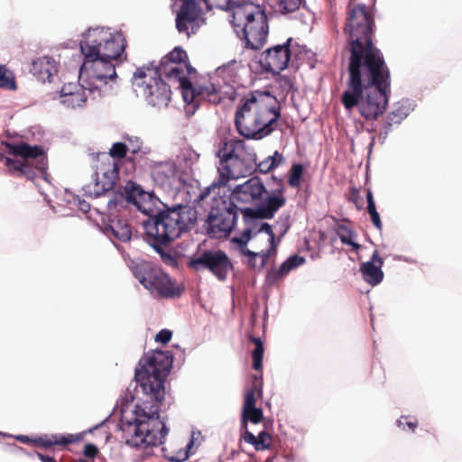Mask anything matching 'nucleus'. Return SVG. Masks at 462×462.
<instances>
[{"instance_id":"53","label":"nucleus","mask_w":462,"mask_h":462,"mask_svg":"<svg viewBox=\"0 0 462 462\" xmlns=\"http://www.w3.org/2000/svg\"><path fill=\"white\" fill-rule=\"evenodd\" d=\"M78 88H79V86H77V85H75L73 83L65 84L61 88L60 97H66L68 95L73 94L75 92H81L82 88H80V89H78Z\"/></svg>"},{"instance_id":"19","label":"nucleus","mask_w":462,"mask_h":462,"mask_svg":"<svg viewBox=\"0 0 462 462\" xmlns=\"http://www.w3.org/2000/svg\"><path fill=\"white\" fill-rule=\"evenodd\" d=\"M147 71L150 74L160 77L161 79L165 77L168 79L176 81H178L185 75L180 64H175L174 62H160L158 65H156L154 61H152L147 65H143L136 69L134 71L135 79H146L148 77Z\"/></svg>"},{"instance_id":"8","label":"nucleus","mask_w":462,"mask_h":462,"mask_svg":"<svg viewBox=\"0 0 462 462\" xmlns=\"http://www.w3.org/2000/svg\"><path fill=\"white\" fill-rule=\"evenodd\" d=\"M232 25L236 33L245 42L247 49L259 50L267 42L268 18L260 5L245 2L234 9Z\"/></svg>"},{"instance_id":"26","label":"nucleus","mask_w":462,"mask_h":462,"mask_svg":"<svg viewBox=\"0 0 462 462\" xmlns=\"http://www.w3.org/2000/svg\"><path fill=\"white\" fill-rule=\"evenodd\" d=\"M416 103L410 98H402L392 106L386 118L393 125H400L414 110Z\"/></svg>"},{"instance_id":"13","label":"nucleus","mask_w":462,"mask_h":462,"mask_svg":"<svg viewBox=\"0 0 462 462\" xmlns=\"http://www.w3.org/2000/svg\"><path fill=\"white\" fill-rule=\"evenodd\" d=\"M94 46L93 53L105 57L110 60H116L124 52L126 42L121 33H112L109 30L103 28H89L83 33V39L80 41L79 47Z\"/></svg>"},{"instance_id":"33","label":"nucleus","mask_w":462,"mask_h":462,"mask_svg":"<svg viewBox=\"0 0 462 462\" xmlns=\"http://www.w3.org/2000/svg\"><path fill=\"white\" fill-rule=\"evenodd\" d=\"M83 433L79 434H67L63 435L60 438L59 440H51L47 439H43L42 437L36 438L35 439H39L35 444L41 445L44 448H51L53 445H68L74 442L80 441L82 439Z\"/></svg>"},{"instance_id":"56","label":"nucleus","mask_w":462,"mask_h":462,"mask_svg":"<svg viewBox=\"0 0 462 462\" xmlns=\"http://www.w3.org/2000/svg\"><path fill=\"white\" fill-rule=\"evenodd\" d=\"M257 258L259 257L261 259V262L259 263L258 269L262 270L267 263L269 258H270V251H262L256 253Z\"/></svg>"},{"instance_id":"2","label":"nucleus","mask_w":462,"mask_h":462,"mask_svg":"<svg viewBox=\"0 0 462 462\" xmlns=\"http://www.w3.org/2000/svg\"><path fill=\"white\" fill-rule=\"evenodd\" d=\"M280 188L268 191L262 180L252 177L245 182L236 185L230 191L228 199L226 192L221 195V189L210 193L212 204L206 220V231L211 238L226 237L233 231L238 219L237 210L243 215L246 225L254 224L259 219H271L285 205L282 180Z\"/></svg>"},{"instance_id":"32","label":"nucleus","mask_w":462,"mask_h":462,"mask_svg":"<svg viewBox=\"0 0 462 462\" xmlns=\"http://www.w3.org/2000/svg\"><path fill=\"white\" fill-rule=\"evenodd\" d=\"M263 411L262 408L254 407L246 411H242L241 414V427L245 431L248 427V423L258 424L263 420Z\"/></svg>"},{"instance_id":"39","label":"nucleus","mask_w":462,"mask_h":462,"mask_svg":"<svg viewBox=\"0 0 462 462\" xmlns=\"http://www.w3.org/2000/svg\"><path fill=\"white\" fill-rule=\"evenodd\" d=\"M396 425L402 430L414 432L418 427V420L413 417L402 415L396 420Z\"/></svg>"},{"instance_id":"62","label":"nucleus","mask_w":462,"mask_h":462,"mask_svg":"<svg viewBox=\"0 0 462 462\" xmlns=\"http://www.w3.org/2000/svg\"><path fill=\"white\" fill-rule=\"evenodd\" d=\"M341 243L343 245H350L354 251H358L361 247V245L358 243L355 242L353 239H346V237L343 236L341 237Z\"/></svg>"},{"instance_id":"41","label":"nucleus","mask_w":462,"mask_h":462,"mask_svg":"<svg viewBox=\"0 0 462 462\" xmlns=\"http://www.w3.org/2000/svg\"><path fill=\"white\" fill-rule=\"evenodd\" d=\"M126 140L129 142L128 151H130L133 154H136L138 152L147 154L150 152L149 147H143V141L141 138L134 136L127 137Z\"/></svg>"},{"instance_id":"46","label":"nucleus","mask_w":462,"mask_h":462,"mask_svg":"<svg viewBox=\"0 0 462 462\" xmlns=\"http://www.w3.org/2000/svg\"><path fill=\"white\" fill-rule=\"evenodd\" d=\"M286 276L285 273H280V267L278 269H271L267 272L265 282L268 285H273L279 279Z\"/></svg>"},{"instance_id":"18","label":"nucleus","mask_w":462,"mask_h":462,"mask_svg":"<svg viewBox=\"0 0 462 462\" xmlns=\"http://www.w3.org/2000/svg\"><path fill=\"white\" fill-rule=\"evenodd\" d=\"M119 166L113 162L107 168H98L92 176V183L85 187L86 193L94 198L111 190L118 179Z\"/></svg>"},{"instance_id":"34","label":"nucleus","mask_w":462,"mask_h":462,"mask_svg":"<svg viewBox=\"0 0 462 462\" xmlns=\"http://www.w3.org/2000/svg\"><path fill=\"white\" fill-rule=\"evenodd\" d=\"M0 88L7 90H16L17 84L12 70L5 65L0 64Z\"/></svg>"},{"instance_id":"44","label":"nucleus","mask_w":462,"mask_h":462,"mask_svg":"<svg viewBox=\"0 0 462 462\" xmlns=\"http://www.w3.org/2000/svg\"><path fill=\"white\" fill-rule=\"evenodd\" d=\"M194 446H195V444L192 443V441H189L187 446H186V448H185L184 453H183L181 457H167V459L170 462H184L191 455H193L195 453L196 450L194 449Z\"/></svg>"},{"instance_id":"47","label":"nucleus","mask_w":462,"mask_h":462,"mask_svg":"<svg viewBox=\"0 0 462 462\" xmlns=\"http://www.w3.org/2000/svg\"><path fill=\"white\" fill-rule=\"evenodd\" d=\"M265 233L269 236V243H273L275 240V235L273 231L272 226L267 222H263L259 228L254 232V236L260 233Z\"/></svg>"},{"instance_id":"5","label":"nucleus","mask_w":462,"mask_h":462,"mask_svg":"<svg viewBox=\"0 0 462 462\" xmlns=\"http://www.w3.org/2000/svg\"><path fill=\"white\" fill-rule=\"evenodd\" d=\"M217 156L219 158L218 176L200 192L199 200L208 199L216 189H225L231 179L246 176L254 171L256 153L244 140L230 139L220 143Z\"/></svg>"},{"instance_id":"23","label":"nucleus","mask_w":462,"mask_h":462,"mask_svg":"<svg viewBox=\"0 0 462 462\" xmlns=\"http://www.w3.org/2000/svg\"><path fill=\"white\" fill-rule=\"evenodd\" d=\"M101 230L113 243H115V240L126 243L132 237V230L129 224L122 218H113L110 217L107 222H104Z\"/></svg>"},{"instance_id":"7","label":"nucleus","mask_w":462,"mask_h":462,"mask_svg":"<svg viewBox=\"0 0 462 462\" xmlns=\"http://www.w3.org/2000/svg\"><path fill=\"white\" fill-rule=\"evenodd\" d=\"M93 49L94 46L80 49L83 62L79 71V86L88 90L92 99H97L112 94L110 82L116 79L117 74L113 60L93 53Z\"/></svg>"},{"instance_id":"22","label":"nucleus","mask_w":462,"mask_h":462,"mask_svg":"<svg viewBox=\"0 0 462 462\" xmlns=\"http://www.w3.org/2000/svg\"><path fill=\"white\" fill-rule=\"evenodd\" d=\"M252 105H255L258 108L262 109L263 113H267L266 107L280 104L270 91H263L258 94L252 93L236 111L235 120H243L245 118V113L250 111Z\"/></svg>"},{"instance_id":"16","label":"nucleus","mask_w":462,"mask_h":462,"mask_svg":"<svg viewBox=\"0 0 462 462\" xmlns=\"http://www.w3.org/2000/svg\"><path fill=\"white\" fill-rule=\"evenodd\" d=\"M291 42L292 38H288L285 42L265 50L259 59L262 69L273 75H279L286 69L291 60Z\"/></svg>"},{"instance_id":"48","label":"nucleus","mask_w":462,"mask_h":462,"mask_svg":"<svg viewBox=\"0 0 462 462\" xmlns=\"http://www.w3.org/2000/svg\"><path fill=\"white\" fill-rule=\"evenodd\" d=\"M273 169H274V162H270L267 158H265L262 162H260L258 163L256 162L254 171H258L261 173H267L270 171H272Z\"/></svg>"},{"instance_id":"29","label":"nucleus","mask_w":462,"mask_h":462,"mask_svg":"<svg viewBox=\"0 0 462 462\" xmlns=\"http://www.w3.org/2000/svg\"><path fill=\"white\" fill-rule=\"evenodd\" d=\"M199 154L189 147H185L180 150L177 156L178 162L184 171L191 170L192 167L198 162Z\"/></svg>"},{"instance_id":"4","label":"nucleus","mask_w":462,"mask_h":462,"mask_svg":"<svg viewBox=\"0 0 462 462\" xmlns=\"http://www.w3.org/2000/svg\"><path fill=\"white\" fill-rule=\"evenodd\" d=\"M124 443L132 449L147 450L165 443L169 434L166 422L161 419L158 404H136L134 418L121 419L117 426Z\"/></svg>"},{"instance_id":"58","label":"nucleus","mask_w":462,"mask_h":462,"mask_svg":"<svg viewBox=\"0 0 462 462\" xmlns=\"http://www.w3.org/2000/svg\"><path fill=\"white\" fill-rule=\"evenodd\" d=\"M74 202L78 205L79 208L84 212L87 213L90 209V205L88 202L85 201L84 199H81L80 198L77 197L74 199Z\"/></svg>"},{"instance_id":"63","label":"nucleus","mask_w":462,"mask_h":462,"mask_svg":"<svg viewBox=\"0 0 462 462\" xmlns=\"http://www.w3.org/2000/svg\"><path fill=\"white\" fill-rule=\"evenodd\" d=\"M36 456L42 462H57L54 457L36 452Z\"/></svg>"},{"instance_id":"9","label":"nucleus","mask_w":462,"mask_h":462,"mask_svg":"<svg viewBox=\"0 0 462 462\" xmlns=\"http://www.w3.org/2000/svg\"><path fill=\"white\" fill-rule=\"evenodd\" d=\"M4 144L9 154L21 158V160H14L0 153V160L5 161L10 171L14 170L19 176L34 180L37 176L35 170H38L43 175L44 180L48 181L47 156L42 146L30 145L25 142L17 143L5 142Z\"/></svg>"},{"instance_id":"49","label":"nucleus","mask_w":462,"mask_h":462,"mask_svg":"<svg viewBox=\"0 0 462 462\" xmlns=\"http://www.w3.org/2000/svg\"><path fill=\"white\" fill-rule=\"evenodd\" d=\"M172 337V332L170 329L163 328L161 329L155 336V341L162 343V344H167L170 342V340Z\"/></svg>"},{"instance_id":"55","label":"nucleus","mask_w":462,"mask_h":462,"mask_svg":"<svg viewBox=\"0 0 462 462\" xmlns=\"http://www.w3.org/2000/svg\"><path fill=\"white\" fill-rule=\"evenodd\" d=\"M98 453V448L96 445L92 443H88L84 447L83 454L85 457L89 458H94L97 457Z\"/></svg>"},{"instance_id":"59","label":"nucleus","mask_w":462,"mask_h":462,"mask_svg":"<svg viewBox=\"0 0 462 462\" xmlns=\"http://www.w3.org/2000/svg\"><path fill=\"white\" fill-rule=\"evenodd\" d=\"M288 218H289V217H287L284 219L280 218L277 221V223H276L277 226H281V229H282L281 236H283L288 232V230L290 229V225L288 223Z\"/></svg>"},{"instance_id":"25","label":"nucleus","mask_w":462,"mask_h":462,"mask_svg":"<svg viewBox=\"0 0 462 462\" xmlns=\"http://www.w3.org/2000/svg\"><path fill=\"white\" fill-rule=\"evenodd\" d=\"M56 71L55 60L47 56L33 60L31 66L32 75L42 82L50 81Z\"/></svg>"},{"instance_id":"6","label":"nucleus","mask_w":462,"mask_h":462,"mask_svg":"<svg viewBox=\"0 0 462 462\" xmlns=\"http://www.w3.org/2000/svg\"><path fill=\"white\" fill-rule=\"evenodd\" d=\"M173 356L170 351L155 349L144 355L134 369L135 387L155 402L164 399V383L172 367Z\"/></svg>"},{"instance_id":"60","label":"nucleus","mask_w":462,"mask_h":462,"mask_svg":"<svg viewBox=\"0 0 462 462\" xmlns=\"http://www.w3.org/2000/svg\"><path fill=\"white\" fill-rule=\"evenodd\" d=\"M371 221L378 230H382L383 225L378 212L369 215Z\"/></svg>"},{"instance_id":"57","label":"nucleus","mask_w":462,"mask_h":462,"mask_svg":"<svg viewBox=\"0 0 462 462\" xmlns=\"http://www.w3.org/2000/svg\"><path fill=\"white\" fill-rule=\"evenodd\" d=\"M267 159L270 162H274V168L278 167L280 164H282L284 162V158L282 153H280L278 151H275L273 155L268 156Z\"/></svg>"},{"instance_id":"36","label":"nucleus","mask_w":462,"mask_h":462,"mask_svg":"<svg viewBox=\"0 0 462 462\" xmlns=\"http://www.w3.org/2000/svg\"><path fill=\"white\" fill-rule=\"evenodd\" d=\"M304 173V167L301 163H293L290 170L289 185L292 188H298L300 185L301 179Z\"/></svg>"},{"instance_id":"21","label":"nucleus","mask_w":462,"mask_h":462,"mask_svg":"<svg viewBox=\"0 0 462 462\" xmlns=\"http://www.w3.org/2000/svg\"><path fill=\"white\" fill-rule=\"evenodd\" d=\"M383 259L380 257L378 251L375 250L370 260L360 264L359 272L363 280L371 286L380 284L383 280Z\"/></svg>"},{"instance_id":"31","label":"nucleus","mask_w":462,"mask_h":462,"mask_svg":"<svg viewBox=\"0 0 462 462\" xmlns=\"http://www.w3.org/2000/svg\"><path fill=\"white\" fill-rule=\"evenodd\" d=\"M81 88V92H75L73 94L60 97V103L64 106L72 109L83 106L88 97L90 96L88 95V90H85L83 88Z\"/></svg>"},{"instance_id":"12","label":"nucleus","mask_w":462,"mask_h":462,"mask_svg":"<svg viewBox=\"0 0 462 462\" xmlns=\"http://www.w3.org/2000/svg\"><path fill=\"white\" fill-rule=\"evenodd\" d=\"M130 269L139 282L154 297L173 299L182 292V289L167 273L154 268L150 262L132 261Z\"/></svg>"},{"instance_id":"64","label":"nucleus","mask_w":462,"mask_h":462,"mask_svg":"<svg viewBox=\"0 0 462 462\" xmlns=\"http://www.w3.org/2000/svg\"><path fill=\"white\" fill-rule=\"evenodd\" d=\"M110 416H111V414L108 417H106L104 420H102L100 423H98V424L93 426L92 428L88 429L86 432L92 433L96 430L99 429L100 427H102L108 420Z\"/></svg>"},{"instance_id":"54","label":"nucleus","mask_w":462,"mask_h":462,"mask_svg":"<svg viewBox=\"0 0 462 462\" xmlns=\"http://www.w3.org/2000/svg\"><path fill=\"white\" fill-rule=\"evenodd\" d=\"M350 200L356 205L357 209H362L364 208V202L358 190L355 188L351 189L350 192Z\"/></svg>"},{"instance_id":"27","label":"nucleus","mask_w":462,"mask_h":462,"mask_svg":"<svg viewBox=\"0 0 462 462\" xmlns=\"http://www.w3.org/2000/svg\"><path fill=\"white\" fill-rule=\"evenodd\" d=\"M244 440L254 446L257 451L266 450L271 448V444L267 443L266 440L271 439V436L265 431L262 430L257 436L246 430L243 435Z\"/></svg>"},{"instance_id":"45","label":"nucleus","mask_w":462,"mask_h":462,"mask_svg":"<svg viewBox=\"0 0 462 462\" xmlns=\"http://www.w3.org/2000/svg\"><path fill=\"white\" fill-rule=\"evenodd\" d=\"M241 254L247 257L246 265L251 269H258L256 252L249 249L241 250Z\"/></svg>"},{"instance_id":"28","label":"nucleus","mask_w":462,"mask_h":462,"mask_svg":"<svg viewBox=\"0 0 462 462\" xmlns=\"http://www.w3.org/2000/svg\"><path fill=\"white\" fill-rule=\"evenodd\" d=\"M135 183L130 181L124 189V192H116L107 201V208L109 210L116 209L118 207L125 208L127 204L132 203L128 200V194L134 190Z\"/></svg>"},{"instance_id":"11","label":"nucleus","mask_w":462,"mask_h":462,"mask_svg":"<svg viewBox=\"0 0 462 462\" xmlns=\"http://www.w3.org/2000/svg\"><path fill=\"white\" fill-rule=\"evenodd\" d=\"M182 3L176 15V28L180 33H185L188 37L195 34L200 26L205 23L201 18L202 5L207 10H210L213 5L222 10L234 11L237 6H241L245 0H181Z\"/></svg>"},{"instance_id":"42","label":"nucleus","mask_w":462,"mask_h":462,"mask_svg":"<svg viewBox=\"0 0 462 462\" xmlns=\"http://www.w3.org/2000/svg\"><path fill=\"white\" fill-rule=\"evenodd\" d=\"M128 151V146L123 142H116L113 143L109 149V156L113 159H123L125 157Z\"/></svg>"},{"instance_id":"1","label":"nucleus","mask_w":462,"mask_h":462,"mask_svg":"<svg viewBox=\"0 0 462 462\" xmlns=\"http://www.w3.org/2000/svg\"><path fill=\"white\" fill-rule=\"evenodd\" d=\"M374 26L365 5H356L349 10L344 27L350 56L341 103L348 112L357 107L366 120H376L385 112L391 95L390 69L373 42Z\"/></svg>"},{"instance_id":"17","label":"nucleus","mask_w":462,"mask_h":462,"mask_svg":"<svg viewBox=\"0 0 462 462\" xmlns=\"http://www.w3.org/2000/svg\"><path fill=\"white\" fill-rule=\"evenodd\" d=\"M266 111L268 114H273V117L264 122L262 118V115L257 113L254 118V128L244 125L243 120H235L238 133L246 139L252 140H261L271 134L274 130L273 124H275L281 116V106L280 105L271 106L266 107Z\"/></svg>"},{"instance_id":"20","label":"nucleus","mask_w":462,"mask_h":462,"mask_svg":"<svg viewBox=\"0 0 462 462\" xmlns=\"http://www.w3.org/2000/svg\"><path fill=\"white\" fill-rule=\"evenodd\" d=\"M197 219H191L189 221L184 220V223H180L178 226L180 227L179 234H176L173 236H171L166 241H163L159 236H156L155 234L152 235H146L149 238V244L156 251L162 262L165 264L171 265V266H176L177 265V259L168 251L164 249V245H167L171 241L177 239L180 236V235L184 232H187L190 230L196 224Z\"/></svg>"},{"instance_id":"30","label":"nucleus","mask_w":462,"mask_h":462,"mask_svg":"<svg viewBox=\"0 0 462 462\" xmlns=\"http://www.w3.org/2000/svg\"><path fill=\"white\" fill-rule=\"evenodd\" d=\"M268 2L275 12L282 14L297 11L302 4V0H268Z\"/></svg>"},{"instance_id":"3","label":"nucleus","mask_w":462,"mask_h":462,"mask_svg":"<svg viewBox=\"0 0 462 462\" xmlns=\"http://www.w3.org/2000/svg\"><path fill=\"white\" fill-rule=\"evenodd\" d=\"M128 200L147 217L143 221V226L146 235L155 234L163 241L171 236L179 234V224L198 218V213L195 208L189 205L174 204L169 206L152 192L143 190L139 185L135 184L134 190L128 194Z\"/></svg>"},{"instance_id":"38","label":"nucleus","mask_w":462,"mask_h":462,"mask_svg":"<svg viewBox=\"0 0 462 462\" xmlns=\"http://www.w3.org/2000/svg\"><path fill=\"white\" fill-rule=\"evenodd\" d=\"M253 225L254 224L247 225V227H245L243 230L240 236H234L231 239V243L236 244L239 246L240 251L243 249H247L246 245L253 237V228H252Z\"/></svg>"},{"instance_id":"37","label":"nucleus","mask_w":462,"mask_h":462,"mask_svg":"<svg viewBox=\"0 0 462 462\" xmlns=\"http://www.w3.org/2000/svg\"><path fill=\"white\" fill-rule=\"evenodd\" d=\"M188 58L187 53L181 49V47H175L171 52L165 55L160 62L170 63L174 62L175 64H180L185 61Z\"/></svg>"},{"instance_id":"61","label":"nucleus","mask_w":462,"mask_h":462,"mask_svg":"<svg viewBox=\"0 0 462 462\" xmlns=\"http://www.w3.org/2000/svg\"><path fill=\"white\" fill-rule=\"evenodd\" d=\"M202 439V435L199 430H192L190 439L189 441H192L194 444H198L197 446L200 445Z\"/></svg>"},{"instance_id":"14","label":"nucleus","mask_w":462,"mask_h":462,"mask_svg":"<svg viewBox=\"0 0 462 462\" xmlns=\"http://www.w3.org/2000/svg\"><path fill=\"white\" fill-rule=\"evenodd\" d=\"M146 79H135L133 76L134 91L143 96L148 106L161 110L166 108L171 98V87L160 77L150 74L147 71Z\"/></svg>"},{"instance_id":"15","label":"nucleus","mask_w":462,"mask_h":462,"mask_svg":"<svg viewBox=\"0 0 462 462\" xmlns=\"http://www.w3.org/2000/svg\"><path fill=\"white\" fill-rule=\"evenodd\" d=\"M189 266L196 272L209 271L218 281L226 280L234 269L233 263L226 252L220 249H207L191 257Z\"/></svg>"},{"instance_id":"50","label":"nucleus","mask_w":462,"mask_h":462,"mask_svg":"<svg viewBox=\"0 0 462 462\" xmlns=\"http://www.w3.org/2000/svg\"><path fill=\"white\" fill-rule=\"evenodd\" d=\"M393 124L390 122L387 118L383 122L382 128L379 133V140L382 143L385 142L388 137L389 133L391 132L392 126Z\"/></svg>"},{"instance_id":"52","label":"nucleus","mask_w":462,"mask_h":462,"mask_svg":"<svg viewBox=\"0 0 462 462\" xmlns=\"http://www.w3.org/2000/svg\"><path fill=\"white\" fill-rule=\"evenodd\" d=\"M366 201H367V212L373 214L378 212L376 209L375 202L374 199L373 192L371 188H366Z\"/></svg>"},{"instance_id":"10","label":"nucleus","mask_w":462,"mask_h":462,"mask_svg":"<svg viewBox=\"0 0 462 462\" xmlns=\"http://www.w3.org/2000/svg\"><path fill=\"white\" fill-rule=\"evenodd\" d=\"M235 65H236V60H234L227 64L218 67L216 69L215 76L210 78L208 84L199 85L198 87H194L190 79L184 75L177 81L182 90L184 100L190 103L192 102V98L196 96H202L213 104H219L225 98L235 100L236 96V89L226 82L221 85L218 80V78L226 72H228L231 76L229 69Z\"/></svg>"},{"instance_id":"35","label":"nucleus","mask_w":462,"mask_h":462,"mask_svg":"<svg viewBox=\"0 0 462 462\" xmlns=\"http://www.w3.org/2000/svg\"><path fill=\"white\" fill-rule=\"evenodd\" d=\"M305 262L306 259L303 256L298 254L291 255L280 265V273L287 275L291 271L302 265Z\"/></svg>"},{"instance_id":"40","label":"nucleus","mask_w":462,"mask_h":462,"mask_svg":"<svg viewBox=\"0 0 462 462\" xmlns=\"http://www.w3.org/2000/svg\"><path fill=\"white\" fill-rule=\"evenodd\" d=\"M264 347L262 340H258L257 346H255L252 352L253 357V367L254 370H261L263 367V357Z\"/></svg>"},{"instance_id":"24","label":"nucleus","mask_w":462,"mask_h":462,"mask_svg":"<svg viewBox=\"0 0 462 462\" xmlns=\"http://www.w3.org/2000/svg\"><path fill=\"white\" fill-rule=\"evenodd\" d=\"M177 173V166L171 161L155 162L152 167V177L161 185H171Z\"/></svg>"},{"instance_id":"51","label":"nucleus","mask_w":462,"mask_h":462,"mask_svg":"<svg viewBox=\"0 0 462 462\" xmlns=\"http://www.w3.org/2000/svg\"><path fill=\"white\" fill-rule=\"evenodd\" d=\"M337 236L340 240L342 236L346 237V239L352 240L356 236V234L350 227L346 226V225L340 224L338 225Z\"/></svg>"},{"instance_id":"43","label":"nucleus","mask_w":462,"mask_h":462,"mask_svg":"<svg viewBox=\"0 0 462 462\" xmlns=\"http://www.w3.org/2000/svg\"><path fill=\"white\" fill-rule=\"evenodd\" d=\"M255 392H256V389L254 387V388H251L249 389L245 395V400H244V404H243V409L242 411H246L249 410L250 408H254V407H256V396H255Z\"/></svg>"}]
</instances>
